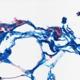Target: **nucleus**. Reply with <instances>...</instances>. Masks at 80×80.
<instances>
[{
	"instance_id": "1",
	"label": "nucleus",
	"mask_w": 80,
	"mask_h": 80,
	"mask_svg": "<svg viewBox=\"0 0 80 80\" xmlns=\"http://www.w3.org/2000/svg\"><path fill=\"white\" fill-rule=\"evenodd\" d=\"M25 23L22 24L21 25H19L18 26H16V23H14L12 25L9 24L8 25V26H7L6 28H13L12 29H11L9 31H8L5 32H4L3 31H0V40H4L5 39V38L6 37V35H7V34L10 33L9 34V35L10 37H12V35H19L20 33V32H16L15 31H13L14 30H15L16 28L18 27H20L22 26V25H24Z\"/></svg>"
},
{
	"instance_id": "2",
	"label": "nucleus",
	"mask_w": 80,
	"mask_h": 80,
	"mask_svg": "<svg viewBox=\"0 0 80 80\" xmlns=\"http://www.w3.org/2000/svg\"><path fill=\"white\" fill-rule=\"evenodd\" d=\"M4 53H0V61L2 62H4L6 63H9V64H12V62L10 61V60L7 58L9 56L12 54V49L10 48L7 49V48L5 50Z\"/></svg>"
},
{
	"instance_id": "3",
	"label": "nucleus",
	"mask_w": 80,
	"mask_h": 80,
	"mask_svg": "<svg viewBox=\"0 0 80 80\" xmlns=\"http://www.w3.org/2000/svg\"><path fill=\"white\" fill-rule=\"evenodd\" d=\"M70 39L71 40L70 42H68L67 44H66V45L63 46L64 48H66L68 46H70L73 48V49L75 50V48H76V47H80V44H77L76 42L74 41L73 38Z\"/></svg>"
},
{
	"instance_id": "4",
	"label": "nucleus",
	"mask_w": 80,
	"mask_h": 80,
	"mask_svg": "<svg viewBox=\"0 0 80 80\" xmlns=\"http://www.w3.org/2000/svg\"><path fill=\"white\" fill-rule=\"evenodd\" d=\"M45 54L46 55H48V56H50V55L48 54L47 52H42V58L41 60L38 63L36 66L37 67H38L39 66L43 64L44 63L46 62V61H48V59H46V56H45Z\"/></svg>"
},
{
	"instance_id": "5",
	"label": "nucleus",
	"mask_w": 80,
	"mask_h": 80,
	"mask_svg": "<svg viewBox=\"0 0 80 80\" xmlns=\"http://www.w3.org/2000/svg\"><path fill=\"white\" fill-rule=\"evenodd\" d=\"M46 38V39L45 40H43V39L40 40L39 39L38 40V43H39L40 46H42L43 45V44H42V42H44L45 43H48L49 45L50 49L51 48H52V47H53V44L55 43L54 41L52 40H51V42H50L47 40L48 39V38Z\"/></svg>"
},
{
	"instance_id": "6",
	"label": "nucleus",
	"mask_w": 80,
	"mask_h": 80,
	"mask_svg": "<svg viewBox=\"0 0 80 80\" xmlns=\"http://www.w3.org/2000/svg\"><path fill=\"white\" fill-rule=\"evenodd\" d=\"M64 27H65V26L64 25H63L62 29L63 30V32H65L66 35L67 36L69 37L70 38V39H72V38H74V39H75V38H76V37H75L74 35H73V32L71 30L69 32H67V31H66V30H65V28H64ZM69 34H71V35L72 37H72H70V35Z\"/></svg>"
},
{
	"instance_id": "7",
	"label": "nucleus",
	"mask_w": 80,
	"mask_h": 80,
	"mask_svg": "<svg viewBox=\"0 0 80 80\" xmlns=\"http://www.w3.org/2000/svg\"><path fill=\"white\" fill-rule=\"evenodd\" d=\"M50 66H51V67L50 68V73L51 75L49 76L47 80H49V79L51 80H55V76H54V74L51 73V69L55 67V65H53V63H52V65H50Z\"/></svg>"
},
{
	"instance_id": "8",
	"label": "nucleus",
	"mask_w": 80,
	"mask_h": 80,
	"mask_svg": "<svg viewBox=\"0 0 80 80\" xmlns=\"http://www.w3.org/2000/svg\"><path fill=\"white\" fill-rule=\"evenodd\" d=\"M60 48V46H58L57 45H55V43L53 44V46L51 48L50 50L53 52V53H55L56 52H59L60 50H61L59 49Z\"/></svg>"
},
{
	"instance_id": "9",
	"label": "nucleus",
	"mask_w": 80,
	"mask_h": 80,
	"mask_svg": "<svg viewBox=\"0 0 80 80\" xmlns=\"http://www.w3.org/2000/svg\"><path fill=\"white\" fill-rule=\"evenodd\" d=\"M20 33L19 34V35H24L23 38H29V36L30 35L31 36V35L30 34H32V33H33V32H32L31 31H30L29 32H26L24 33H21V32H20Z\"/></svg>"
},
{
	"instance_id": "10",
	"label": "nucleus",
	"mask_w": 80,
	"mask_h": 80,
	"mask_svg": "<svg viewBox=\"0 0 80 80\" xmlns=\"http://www.w3.org/2000/svg\"><path fill=\"white\" fill-rule=\"evenodd\" d=\"M39 33L40 34L39 35H43V37L44 38H49L50 36H51V33H43L42 32H41V33Z\"/></svg>"
},
{
	"instance_id": "11",
	"label": "nucleus",
	"mask_w": 80,
	"mask_h": 80,
	"mask_svg": "<svg viewBox=\"0 0 80 80\" xmlns=\"http://www.w3.org/2000/svg\"><path fill=\"white\" fill-rule=\"evenodd\" d=\"M21 38H24L23 37H22L21 36H19V37H15L14 38V39L13 40V43L12 44L11 46H10V48H12L13 46L15 45V40H17V39H20Z\"/></svg>"
},
{
	"instance_id": "12",
	"label": "nucleus",
	"mask_w": 80,
	"mask_h": 80,
	"mask_svg": "<svg viewBox=\"0 0 80 80\" xmlns=\"http://www.w3.org/2000/svg\"><path fill=\"white\" fill-rule=\"evenodd\" d=\"M57 32H53V33L51 35V37H53L54 38V40H57Z\"/></svg>"
},
{
	"instance_id": "13",
	"label": "nucleus",
	"mask_w": 80,
	"mask_h": 80,
	"mask_svg": "<svg viewBox=\"0 0 80 80\" xmlns=\"http://www.w3.org/2000/svg\"><path fill=\"white\" fill-rule=\"evenodd\" d=\"M62 22H61L62 23V24H65L67 23V18H66L63 17L62 19Z\"/></svg>"
},
{
	"instance_id": "14",
	"label": "nucleus",
	"mask_w": 80,
	"mask_h": 80,
	"mask_svg": "<svg viewBox=\"0 0 80 80\" xmlns=\"http://www.w3.org/2000/svg\"><path fill=\"white\" fill-rule=\"evenodd\" d=\"M8 25L7 24L0 23V27H4V28H6Z\"/></svg>"
},
{
	"instance_id": "15",
	"label": "nucleus",
	"mask_w": 80,
	"mask_h": 80,
	"mask_svg": "<svg viewBox=\"0 0 80 80\" xmlns=\"http://www.w3.org/2000/svg\"><path fill=\"white\" fill-rule=\"evenodd\" d=\"M31 36L33 37L36 38H37V39H38V37H39V36H36L34 34H31Z\"/></svg>"
},
{
	"instance_id": "16",
	"label": "nucleus",
	"mask_w": 80,
	"mask_h": 80,
	"mask_svg": "<svg viewBox=\"0 0 80 80\" xmlns=\"http://www.w3.org/2000/svg\"><path fill=\"white\" fill-rule=\"evenodd\" d=\"M23 22V21L20 20L19 21H18V22L16 23H16V25H19V24H20V23H22Z\"/></svg>"
},
{
	"instance_id": "17",
	"label": "nucleus",
	"mask_w": 80,
	"mask_h": 80,
	"mask_svg": "<svg viewBox=\"0 0 80 80\" xmlns=\"http://www.w3.org/2000/svg\"><path fill=\"white\" fill-rule=\"evenodd\" d=\"M53 30H49L48 29H47L46 31V33H52Z\"/></svg>"
},
{
	"instance_id": "18",
	"label": "nucleus",
	"mask_w": 80,
	"mask_h": 80,
	"mask_svg": "<svg viewBox=\"0 0 80 80\" xmlns=\"http://www.w3.org/2000/svg\"><path fill=\"white\" fill-rule=\"evenodd\" d=\"M30 26H31V27H33V28H35V25H34L33 24H32V23H31V24H30Z\"/></svg>"
},
{
	"instance_id": "19",
	"label": "nucleus",
	"mask_w": 80,
	"mask_h": 80,
	"mask_svg": "<svg viewBox=\"0 0 80 80\" xmlns=\"http://www.w3.org/2000/svg\"><path fill=\"white\" fill-rule=\"evenodd\" d=\"M54 29H55V30H59V31H60V29H58V27H55L54 28Z\"/></svg>"
},
{
	"instance_id": "20",
	"label": "nucleus",
	"mask_w": 80,
	"mask_h": 80,
	"mask_svg": "<svg viewBox=\"0 0 80 80\" xmlns=\"http://www.w3.org/2000/svg\"><path fill=\"white\" fill-rule=\"evenodd\" d=\"M39 30H44V31H45L46 32V30H47L43 28H39Z\"/></svg>"
},
{
	"instance_id": "21",
	"label": "nucleus",
	"mask_w": 80,
	"mask_h": 80,
	"mask_svg": "<svg viewBox=\"0 0 80 80\" xmlns=\"http://www.w3.org/2000/svg\"><path fill=\"white\" fill-rule=\"evenodd\" d=\"M34 28L35 29V30H39L40 27L36 28L35 26V28Z\"/></svg>"
},
{
	"instance_id": "22",
	"label": "nucleus",
	"mask_w": 80,
	"mask_h": 80,
	"mask_svg": "<svg viewBox=\"0 0 80 80\" xmlns=\"http://www.w3.org/2000/svg\"><path fill=\"white\" fill-rule=\"evenodd\" d=\"M28 25H30V24H31L32 23V22H31L29 21L28 20Z\"/></svg>"
},
{
	"instance_id": "23",
	"label": "nucleus",
	"mask_w": 80,
	"mask_h": 80,
	"mask_svg": "<svg viewBox=\"0 0 80 80\" xmlns=\"http://www.w3.org/2000/svg\"><path fill=\"white\" fill-rule=\"evenodd\" d=\"M77 16L78 17H79L80 15V12H78V13H77Z\"/></svg>"
},
{
	"instance_id": "24",
	"label": "nucleus",
	"mask_w": 80,
	"mask_h": 80,
	"mask_svg": "<svg viewBox=\"0 0 80 80\" xmlns=\"http://www.w3.org/2000/svg\"><path fill=\"white\" fill-rule=\"evenodd\" d=\"M76 54H78V55H79L80 56V52H78L76 51Z\"/></svg>"
},
{
	"instance_id": "25",
	"label": "nucleus",
	"mask_w": 80,
	"mask_h": 80,
	"mask_svg": "<svg viewBox=\"0 0 80 80\" xmlns=\"http://www.w3.org/2000/svg\"><path fill=\"white\" fill-rule=\"evenodd\" d=\"M40 33V32H36L34 31V33H33V34H35V33H37V34H39L38 35H40V33Z\"/></svg>"
},
{
	"instance_id": "26",
	"label": "nucleus",
	"mask_w": 80,
	"mask_h": 80,
	"mask_svg": "<svg viewBox=\"0 0 80 80\" xmlns=\"http://www.w3.org/2000/svg\"><path fill=\"white\" fill-rule=\"evenodd\" d=\"M23 22H25V23H28V21H23Z\"/></svg>"
},
{
	"instance_id": "27",
	"label": "nucleus",
	"mask_w": 80,
	"mask_h": 80,
	"mask_svg": "<svg viewBox=\"0 0 80 80\" xmlns=\"http://www.w3.org/2000/svg\"><path fill=\"white\" fill-rule=\"evenodd\" d=\"M67 28L68 29H69V30H71V29L70 28H68V24L67 25Z\"/></svg>"
},
{
	"instance_id": "28",
	"label": "nucleus",
	"mask_w": 80,
	"mask_h": 80,
	"mask_svg": "<svg viewBox=\"0 0 80 80\" xmlns=\"http://www.w3.org/2000/svg\"><path fill=\"white\" fill-rule=\"evenodd\" d=\"M55 54H52V55H50L49 56H51V57H54V56H55Z\"/></svg>"
},
{
	"instance_id": "29",
	"label": "nucleus",
	"mask_w": 80,
	"mask_h": 80,
	"mask_svg": "<svg viewBox=\"0 0 80 80\" xmlns=\"http://www.w3.org/2000/svg\"><path fill=\"white\" fill-rule=\"evenodd\" d=\"M60 48H64L63 46L60 47Z\"/></svg>"
},
{
	"instance_id": "30",
	"label": "nucleus",
	"mask_w": 80,
	"mask_h": 80,
	"mask_svg": "<svg viewBox=\"0 0 80 80\" xmlns=\"http://www.w3.org/2000/svg\"><path fill=\"white\" fill-rule=\"evenodd\" d=\"M66 29L68 32H70V31H69V30H68V29L67 28H66Z\"/></svg>"
},
{
	"instance_id": "31",
	"label": "nucleus",
	"mask_w": 80,
	"mask_h": 80,
	"mask_svg": "<svg viewBox=\"0 0 80 80\" xmlns=\"http://www.w3.org/2000/svg\"><path fill=\"white\" fill-rule=\"evenodd\" d=\"M48 28H54V27H48Z\"/></svg>"
},
{
	"instance_id": "32",
	"label": "nucleus",
	"mask_w": 80,
	"mask_h": 80,
	"mask_svg": "<svg viewBox=\"0 0 80 80\" xmlns=\"http://www.w3.org/2000/svg\"><path fill=\"white\" fill-rule=\"evenodd\" d=\"M61 50H62V52H66V50H64V49H62Z\"/></svg>"
},
{
	"instance_id": "33",
	"label": "nucleus",
	"mask_w": 80,
	"mask_h": 80,
	"mask_svg": "<svg viewBox=\"0 0 80 80\" xmlns=\"http://www.w3.org/2000/svg\"><path fill=\"white\" fill-rule=\"evenodd\" d=\"M66 52H70V51H68V50H66Z\"/></svg>"
},
{
	"instance_id": "34",
	"label": "nucleus",
	"mask_w": 80,
	"mask_h": 80,
	"mask_svg": "<svg viewBox=\"0 0 80 80\" xmlns=\"http://www.w3.org/2000/svg\"><path fill=\"white\" fill-rule=\"evenodd\" d=\"M21 76H27L26 75H22Z\"/></svg>"
},
{
	"instance_id": "35",
	"label": "nucleus",
	"mask_w": 80,
	"mask_h": 80,
	"mask_svg": "<svg viewBox=\"0 0 80 80\" xmlns=\"http://www.w3.org/2000/svg\"><path fill=\"white\" fill-rule=\"evenodd\" d=\"M60 29H61V30H62V29H63V27H62V28L60 27Z\"/></svg>"
},
{
	"instance_id": "36",
	"label": "nucleus",
	"mask_w": 80,
	"mask_h": 80,
	"mask_svg": "<svg viewBox=\"0 0 80 80\" xmlns=\"http://www.w3.org/2000/svg\"><path fill=\"white\" fill-rule=\"evenodd\" d=\"M50 75V72H49L48 73V76H49V75Z\"/></svg>"
},
{
	"instance_id": "37",
	"label": "nucleus",
	"mask_w": 80,
	"mask_h": 80,
	"mask_svg": "<svg viewBox=\"0 0 80 80\" xmlns=\"http://www.w3.org/2000/svg\"><path fill=\"white\" fill-rule=\"evenodd\" d=\"M6 38H9L8 37V36H7V37H6Z\"/></svg>"
},
{
	"instance_id": "38",
	"label": "nucleus",
	"mask_w": 80,
	"mask_h": 80,
	"mask_svg": "<svg viewBox=\"0 0 80 80\" xmlns=\"http://www.w3.org/2000/svg\"><path fill=\"white\" fill-rule=\"evenodd\" d=\"M38 38H39V39H41V38H42L41 37H39V36Z\"/></svg>"
},
{
	"instance_id": "39",
	"label": "nucleus",
	"mask_w": 80,
	"mask_h": 80,
	"mask_svg": "<svg viewBox=\"0 0 80 80\" xmlns=\"http://www.w3.org/2000/svg\"><path fill=\"white\" fill-rule=\"evenodd\" d=\"M55 55H56V54H57V52L56 53H55L54 54Z\"/></svg>"
},
{
	"instance_id": "40",
	"label": "nucleus",
	"mask_w": 80,
	"mask_h": 80,
	"mask_svg": "<svg viewBox=\"0 0 80 80\" xmlns=\"http://www.w3.org/2000/svg\"><path fill=\"white\" fill-rule=\"evenodd\" d=\"M2 79V78L0 77V80H1Z\"/></svg>"
},
{
	"instance_id": "41",
	"label": "nucleus",
	"mask_w": 80,
	"mask_h": 80,
	"mask_svg": "<svg viewBox=\"0 0 80 80\" xmlns=\"http://www.w3.org/2000/svg\"><path fill=\"white\" fill-rule=\"evenodd\" d=\"M8 40V38H6V40Z\"/></svg>"
},
{
	"instance_id": "42",
	"label": "nucleus",
	"mask_w": 80,
	"mask_h": 80,
	"mask_svg": "<svg viewBox=\"0 0 80 80\" xmlns=\"http://www.w3.org/2000/svg\"><path fill=\"white\" fill-rule=\"evenodd\" d=\"M48 67H50V66H48Z\"/></svg>"
}]
</instances>
